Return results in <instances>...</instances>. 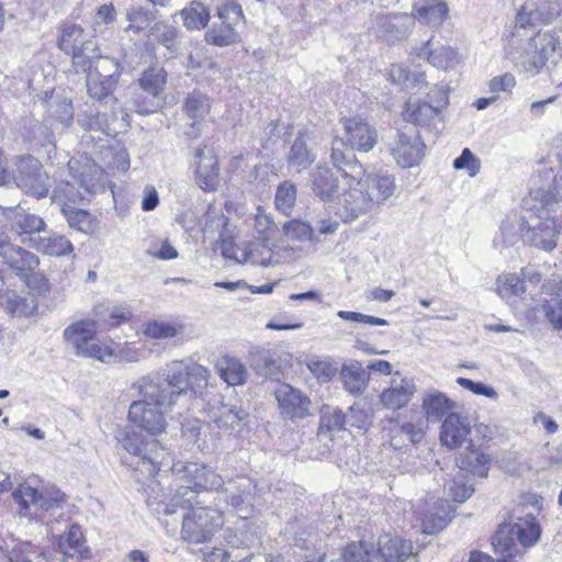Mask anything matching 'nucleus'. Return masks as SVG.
<instances>
[{
    "label": "nucleus",
    "mask_w": 562,
    "mask_h": 562,
    "mask_svg": "<svg viewBox=\"0 0 562 562\" xmlns=\"http://www.w3.org/2000/svg\"><path fill=\"white\" fill-rule=\"evenodd\" d=\"M177 490L173 502L181 507L191 506L202 491L203 464L196 462H178L172 467Z\"/></svg>",
    "instance_id": "12"
},
{
    "label": "nucleus",
    "mask_w": 562,
    "mask_h": 562,
    "mask_svg": "<svg viewBox=\"0 0 562 562\" xmlns=\"http://www.w3.org/2000/svg\"><path fill=\"white\" fill-rule=\"evenodd\" d=\"M557 44V37H529L516 63L527 75L535 76L553 57Z\"/></svg>",
    "instance_id": "15"
},
{
    "label": "nucleus",
    "mask_w": 562,
    "mask_h": 562,
    "mask_svg": "<svg viewBox=\"0 0 562 562\" xmlns=\"http://www.w3.org/2000/svg\"><path fill=\"white\" fill-rule=\"evenodd\" d=\"M132 389L137 392L139 398L130 404L128 420L135 427L150 435L156 436L165 432L167 428L166 415L175 404L157 392L151 393L140 379L132 384Z\"/></svg>",
    "instance_id": "2"
},
{
    "label": "nucleus",
    "mask_w": 562,
    "mask_h": 562,
    "mask_svg": "<svg viewBox=\"0 0 562 562\" xmlns=\"http://www.w3.org/2000/svg\"><path fill=\"white\" fill-rule=\"evenodd\" d=\"M177 490L173 502L181 507L191 506L202 491L203 464L196 462H178L172 467Z\"/></svg>",
    "instance_id": "11"
},
{
    "label": "nucleus",
    "mask_w": 562,
    "mask_h": 562,
    "mask_svg": "<svg viewBox=\"0 0 562 562\" xmlns=\"http://www.w3.org/2000/svg\"><path fill=\"white\" fill-rule=\"evenodd\" d=\"M416 392L413 380L403 376L398 371L392 374L389 387L384 389L379 398L386 409H401L406 406Z\"/></svg>",
    "instance_id": "21"
},
{
    "label": "nucleus",
    "mask_w": 562,
    "mask_h": 562,
    "mask_svg": "<svg viewBox=\"0 0 562 562\" xmlns=\"http://www.w3.org/2000/svg\"><path fill=\"white\" fill-rule=\"evenodd\" d=\"M222 525V514L217 509L192 508L183 516L181 538L189 543H204L212 539Z\"/></svg>",
    "instance_id": "7"
},
{
    "label": "nucleus",
    "mask_w": 562,
    "mask_h": 562,
    "mask_svg": "<svg viewBox=\"0 0 562 562\" xmlns=\"http://www.w3.org/2000/svg\"><path fill=\"white\" fill-rule=\"evenodd\" d=\"M456 403L446 394L438 391L426 394L423 398L422 408L428 420L437 423L443 416L454 413Z\"/></svg>",
    "instance_id": "40"
},
{
    "label": "nucleus",
    "mask_w": 562,
    "mask_h": 562,
    "mask_svg": "<svg viewBox=\"0 0 562 562\" xmlns=\"http://www.w3.org/2000/svg\"><path fill=\"white\" fill-rule=\"evenodd\" d=\"M167 80V74L162 68L151 67L145 70L138 79L139 88L148 97L136 92L133 98V106L139 114L153 113L158 103L156 99L162 93Z\"/></svg>",
    "instance_id": "14"
},
{
    "label": "nucleus",
    "mask_w": 562,
    "mask_h": 562,
    "mask_svg": "<svg viewBox=\"0 0 562 562\" xmlns=\"http://www.w3.org/2000/svg\"><path fill=\"white\" fill-rule=\"evenodd\" d=\"M190 362L173 361L167 366L161 375L149 374L140 378L146 383V389L151 393L157 392L172 404L187 395Z\"/></svg>",
    "instance_id": "6"
},
{
    "label": "nucleus",
    "mask_w": 562,
    "mask_h": 562,
    "mask_svg": "<svg viewBox=\"0 0 562 562\" xmlns=\"http://www.w3.org/2000/svg\"><path fill=\"white\" fill-rule=\"evenodd\" d=\"M530 210H536L537 217L530 215L527 220L526 232L522 234V240L540 250L552 251L558 246L561 225L555 217L550 216L551 210L543 211L538 202L526 201Z\"/></svg>",
    "instance_id": "5"
},
{
    "label": "nucleus",
    "mask_w": 562,
    "mask_h": 562,
    "mask_svg": "<svg viewBox=\"0 0 562 562\" xmlns=\"http://www.w3.org/2000/svg\"><path fill=\"white\" fill-rule=\"evenodd\" d=\"M313 133L304 130L297 133L286 156L288 165L299 170L307 169L315 160V155L310 148L313 142Z\"/></svg>",
    "instance_id": "31"
},
{
    "label": "nucleus",
    "mask_w": 562,
    "mask_h": 562,
    "mask_svg": "<svg viewBox=\"0 0 562 562\" xmlns=\"http://www.w3.org/2000/svg\"><path fill=\"white\" fill-rule=\"evenodd\" d=\"M471 424L467 416L450 413L443 420L440 428V441L449 449L461 448L470 440Z\"/></svg>",
    "instance_id": "25"
},
{
    "label": "nucleus",
    "mask_w": 562,
    "mask_h": 562,
    "mask_svg": "<svg viewBox=\"0 0 562 562\" xmlns=\"http://www.w3.org/2000/svg\"><path fill=\"white\" fill-rule=\"evenodd\" d=\"M378 24L381 27V32L385 34L393 33H405L408 31V27L414 24L413 14L408 13H394L381 16L378 21Z\"/></svg>",
    "instance_id": "54"
},
{
    "label": "nucleus",
    "mask_w": 562,
    "mask_h": 562,
    "mask_svg": "<svg viewBox=\"0 0 562 562\" xmlns=\"http://www.w3.org/2000/svg\"><path fill=\"white\" fill-rule=\"evenodd\" d=\"M114 438L127 453L135 457L134 469L144 477L155 476L165 459L164 449L158 440H144L133 427L124 426L115 430Z\"/></svg>",
    "instance_id": "3"
},
{
    "label": "nucleus",
    "mask_w": 562,
    "mask_h": 562,
    "mask_svg": "<svg viewBox=\"0 0 562 562\" xmlns=\"http://www.w3.org/2000/svg\"><path fill=\"white\" fill-rule=\"evenodd\" d=\"M331 562H380V560L373 544L359 541L347 546L341 555Z\"/></svg>",
    "instance_id": "46"
},
{
    "label": "nucleus",
    "mask_w": 562,
    "mask_h": 562,
    "mask_svg": "<svg viewBox=\"0 0 562 562\" xmlns=\"http://www.w3.org/2000/svg\"><path fill=\"white\" fill-rule=\"evenodd\" d=\"M361 181L369 198H372L374 210L392 196L395 190V181L391 176L370 173L361 176Z\"/></svg>",
    "instance_id": "36"
},
{
    "label": "nucleus",
    "mask_w": 562,
    "mask_h": 562,
    "mask_svg": "<svg viewBox=\"0 0 562 562\" xmlns=\"http://www.w3.org/2000/svg\"><path fill=\"white\" fill-rule=\"evenodd\" d=\"M340 380L345 391L359 395L364 392L370 381L369 372L359 362L345 363L340 370Z\"/></svg>",
    "instance_id": "38"
},
{
    "label": "nucleus",
    "mask_w": 562,
    "mask_h": 562,
    "mask_svg": "<svg viewBox=\"0 0 562 562\" xmlns=\"http://www.w3.org/2000/svg\"><path fill=\"white\" fill-rule=\"evenodd\" d=\"M0 304L8 313L18 316H29L35 311L33 299L29 300L13 291H5L0 294Z\"/></svg>",
    "instance_id": "49"
},
{
    "label": "nucleus",
    "mask_w": 562,
    "mask_h": 562,
    "mask_svg": "<svg viewBox=\"0 0 562 562\" xmlns=\"http://www.w3.org/2000/svg\"><path fill=\"white\" fill-rule=\"evenodd\" d=\"M60 211L72 229L85 234L93 232L95 227L94 217L89 212L76 209L72 205H64Z\"/></svg>",
    "instance_id": "48"
},
{
    "label": "nucleus",
    "mask_w": 562,
    "mask_h": 562,
    "mask_svg": "<svg viewBox=\"0 0 562 562\" xmlns=\"http://www.w3.org/2000/svg\"><path fill=\"white\" fill-rule=\"evenodd\" d=\"M257 484L248 476L229 480L225 487V501L240 518H247L254 512Z\"/></svg>",
    "instance_id": "16"
},
{
    "label": "nucleus",
    "mask_w": 562,
    "mask_h": 562,
    "mask_svg": "<svg viewBox=\"0 0 562 562\" xmlns=\"http://www.w3.org/2000/svg\"><path fill=\"white\" fill-rule=\"evenodd\" d=\"M375 552L380 562H404L412 555L413 546L402 538L384 535L379 538Z\"/></svg>",
    "instance_id": "30"
},
{
    "label": "nucleus",
    "mask_w": 562,
    "mask_h": 562,
    "mask_svg": "<svg viewBox=\"0 0 562 562\" xmlns=\"http://www.w3.org/2000/svg\"><path fill=\"white\" fill-rule=\"evenodd\" d=\"M389 80L406 89H422L425 83V75L420 71L412 72L404 65H392L389 70Z\"/></svg>",
    "instance_id": "45"
},
{
    "label": "nucleus",
    "mask_w": 562,
    "mask_h": 562,
    "mask_svg": "<svg viewBox=\"0 0 562 562\" xmlns=\"http://www.w3.org/2000/svg\"><path fill=\"white\" fill-rule=\"evenodd\" d=\"M210 375L209 369L199 363L190 362L188 389L194 394H201L209 384Z\"/></svg>",
    "instance_id": "61"
},
{
    "label": "nucleus",
    "mask_w": 562,
    "mask_h": 562,
    "mask_svg": "<svg viewBox=\"0 0 562 562\" xmlns=\"http://www.w3.org/2000/svg\"><path fill=\"white\" fill-rule=\"evenodd\" d=\"M181 329L180 325L173 323L153 321L146 325L144 334L153 339H167L176 337Z\"/></svg>",
    "instance_id": "60"
},
{
    "label": "nucleus",
    "mask_w": 562,
    "mask_h": 562,
    "mask_svg": "<svg viewBox=\"0 0 562 562\" xmlns=\"http://www.w3.org/2000/svg\"><path fill=\"white\" fill-rule=\"evenodd\" d=\"M274 397L284 419H303L311 415V400L296 387L282 383L274 390Z\"/></svg>",
    "instance_id": "18"
},
{
    "label": "nucleus",
    "mask_w": 562,
    "mask_h": 562,
    "mask_svg": "<svg viewBox=\"0 0 562 562\" xmlns=\"http://www.w3.org/2000/svg\"><path fill=\"white\" fill-rule=\"evenodd\" d=\"M251 366L259 375L271 379L279 375L280 367L269 351H260L254 355Z\"/></svg>",
    "instance_id": "57"
},
{
    "label": "nucleus",
    "mask_w": 562,
    "mask_h": 562,
    "mask_svg": "<svg viewBox=\"0 0 562 562\" xmlns=\"http://www.w3.org/2000/svg\"><path fill=\"white\" fill-rule=\"evenodd\" d=\"M340 124L342 135L335 137L333 142L341 139L346 150H350L355 155V150L368 153L375 146L378 132L366 119L359 115L341 117Z\"/></svg>",
    "instance_id": "10"
},
{
    "label": "nucleus",
    "mask_w": 562,
    "mask_h": 562,
    "mask_svg": "<svg viewBox=\"0 0 562 562\" xmlns=\"http://www.w3.org/2000/svg\"><path fill=\"white\" fill-rule=\"evenodd\" d=\"M102 172L93 164H86L77 181L86 192H93L101 181Z\"/></svg>",
    "instance_id": "64"
},
{
    "label": "nucleus",
    "mask_w": 562,
    "mask_h": 562,
    "mask_svg": "<svg viewBox=\"0 0 562 562\" xmlns=\"http://www.w3.org/2000/svg\"><path fill=\"white\" fill-rule=\"evenodd\" d=\"M530 202L541 204L543 211L553 210V205L558 201H562V170L554 178L552 190L547 192L543 189H536L530 192Z\"/></svg>",
    "instance_id": "52"
},
{
    "label": "nucleus",
    "mask_w": 562,
    "mask_h": 562,
    "mask_svg": "<svg viewBox=\"0 0 562 562\" xmlns=\"http://www.w3.org/2000/svg\"><path fill=\"white\" fill-rule=\"evenodd\" d=\"M383 430L387 432L390 445L394 449H402L408 445H416L424 438L420 425L413 422H401L394 418L382 420Z\"/></svg>",
    "instance_id": "23"
},
{
    "label": "nucleus",
    "mask_w": 562,
    "mask_h": 562,
    "mask_svg": "<svg viewBox=\"0 0 562 562\" xmlns=\"http://www.w3.org/2000/svg\"><path fill=\"white\" fill-rule=\"evenodd\" d=\"M492 544L495 552L502 557L504 562H512L513 559L521 553V549L524 548L512 529V524L499 525L493 537Z\"/></svg>",
    "instance_id": "35"
},
{
    "label": "nucleus",
    "mask_w": 562,
    "mask_h": 562,
    "mask_svg": "<svg viewBox=\"0 0 562 562\" xmlns=\"http://www.w3.org/2000/svg\"><path fill=\"white\" fill-rule=\"evenodd\" d=\"M7 216L11 222V231L21 236L22 243L30 241V238H33V234L41 233L46 227L41 216L24 210L11 207L8 210Z\"/></svg>",
    "instance_id": "29"
},
{
    "label": "nucleus",
    "mask_w": 562,
    "mask_h": 562,
    "mask_svg": "<svg viewBox=\"0 0 562 562\" xmlns=\"http://www.w3.org/2000/svg\"><path fill=\"white\" fill-rule=\"evenodd\" d=\"M339 176L344 178L341 171L328 166H317L311 173L310 186L313 193L323 202L335 204L336 196L339 194Z\"/></svg>",
    "instance_id": "22"
},
{
    "label": "nucleus",
    "mask_w": 562,
    "mask_h": 562,
    "mask_svg": "<svg viewBox=\"0 0 562 562\" xmlns=\"http://www.w3.org/2000/svg\"><path fill=\"white\" fill-rule=\"evenodd\" d=\"M541 292L549 296L542 305L546 317L555 329H562V279L553 277L546 280Z\"/></svg>",
    "instance_id": "26"
},
{
    "label": "nucleus",
    "mask_w": 562,
    "mask_h": 562,
    "mask_svg": "<svg viewBox=\"0 0 562 562\" xmlns=\"http://www.w3.org/2000/svg\"><path fill=\"white\" fill-rule=\"evenodd\" d=\"M50 199L54 203L61 206L72 205L82 199L80 190L76 189L75 184L69 181L60 180L53 189Z\"/></svg>",
    "instance_id": "55"
},
{
    "label": "nucleus",
    "mask_w": 562,
    "mask_h": 562,
    "mask_svg": "<svg viewBox=\"0 0 562 562\" xmlns=\"http://www.w3.org/2000/svg\"><path fill=\"white\" fill-rule=\"evenodd\" d=\"M0 257L18 276L24 278L40 265L38 257L7 239H0Z\"/></svg>",
    "instance_id": "24"
},
{
    "label": "nucleus",
    "mask_w": 562,
    "mask_h": 562,
    "mask_svg": "<svg viewBox=\"0 0 562 562\" xmlns=\"http://www.w3.org/2000/svg\"><path fill=\"white\" fill-rule=\"evenodd\" d=\"M30 244L37 251L53 257L67 256L74 251L71 241L57 233H50L44 237L30 238Z\"/></svg>",
    "instance_id": "39"
},
{
    "label": "nucleus",
    "mask_w": 562,
    "mask_h": 562,
    "mask_svg": "<svg viewBox=\"0 0 562 562\" xmlns=\"http://www.w3.org/2000/svg\"><path fill=\"white\" fill-rule=\"evenodd\" d=\"M199 186L206 191H213L217 184V159L206 146L196 148L194 156Z\"/></svg>",
    "instance_id": "28"
},
{
    "label": "nucleus",
    "mask_w": 562,
    "mask_h": 562,
    "mask_svg": "<svg viewBox=\"0 0 562 562\" xmlns=\"http://www.w3.org/2000/svg\"><path fill=\"white\" fill-rule=\"evenodd\" d=\"M247 417V413L236 405L218 402L210 409V418L224 431L236 430Z\"/></svg>",
    "instance_id": "33"
},
{
    "label": "nucleus",
    "mask_w": 562,
    "mask_h": 562,
    "mask_svg": "<svg viewBox=\"0 0 562 562\" xmlns=\"http://www.w3.org/2000/svg\"><path fill=\"white\" fill-rule=\"evenodd\" d=\"M526 288L522 278L515 273H508L497 279V292L502 297L521 295Z\"/></svg>",
    "instance_id": "58"
},
{
    "label": "nucleus",
    "mask_w": 562,
    "mask_h": 562,
    "mask_svg": "<svg viewBox=\"0 0 562 562\" xmlns=\"http://www.w3.org/2000/svg\"><path fill=\"white\" fill-rule=\"evenodd\" d=\"M181 18L187 30L200 31L206 26L210 20V12L203 3L192 1L189 7L181 11Z\"/></svg>",
    "instance_id": "50"
},
{
    "label": "nucleus",
    "mask_w": 562,
    "mask_h": 562,
    "mask_svg": "<svg viewBox=\"0 0 562 562\" xmlns=\"http://www.w3.org/2000/svg\"><path fill=\"white\" fill-rule=\"evenodd\" d=\"M182 109L186 116L191 120L190 131L186 132V134L191 137H198L200 135V125L210 113L211 100L204 93L193 91L184 99Z\"/></svg>",
    "instance_id": "27"
},
{
    "label": "nucleus",
    "mask_w": 562,
    "mask_h": 562,
    "mask_svg": "<svg viewBox=\"0 0 562 562\" xmlns=\"http://www.w3.org/2000/svg\"><path fill=\"white\" fill-rule=\"evenodd\" d=\"M456 463L459 473H470L474 476L487 477L491 457L479 449H473L470 443L468 450L456 459Z\"/></svg>",
    "instance_id": "34"
},
{
    "label": "nucleus",
    "mask_w": 562,
    "mask_h": 562,
    "mask_svg": "<svg viewBox=\"0 0 562 562\" xmlns=\"http://www.w3.org/2000/svg\"><path fill=\"white\" fill-rule=\"evenodd\" d=\"M115 85L114 79L99 78L97 72L87 74V91L89 95L93 99L104 101L105 104H117V100L112 97Z\"/></svg>",
    "instance_id": "44"
},
{
    "label": "nucleus",
    "mask_w": 562,
    "mask_h": 562,
    "mask_svg": "<svg viewBox=\"0 0 562 562\" xmlns=\"http://www.w3.org/2000/svg\"><path fill=\"white\" fill-rule=\"evenodd\" d=\"M239 525L225 530V540L232 548H252L260 543V528L247 518H240Z\"/></svg>",
    "instance_id": "32"
},
{
    "label": "nucleus",
    "mask_w": 562,
    "mask_h": 562,
    "mask_svg": "<svg viewBox=\"0 0 562 562\" xmlns=\"http://www.w3.org/2000/svg\"><path fill=\"white\" fill-rule=\"evenodd\" d=\"M283 231L288 238L297 241H311L313 239V227L303 221L293 220L283 224Z\"/></svg>",
    "instance_id": "62"
},
{
    "label": "nucleus",
    "mask_w": 562,
    "mask_h": 562,
    "mask_svg": "<svg viewBox=\"0 0 562 562\" xmlns=\"http://www.w3.org/2000/svg\"><path fill=\"white\" fill-rule=\"evenodd\" d=\"M425 148L418 134L398 133L391 147V154L402 168H411L422 161Z\"/></svg>",
    "instance_id": "20"
},
{
    "label": "nucleus",
    "mask_w": 562,
    "mask_h": 562,
    "mask_svg": "<svg viewBox=\"0 0 562 562\" xmlns=\"http://www.w3.org/2000/svg\"><path fill=\"white\" fill-rule=\"evenodd\" d=\"M330 159L337 170L342 172L345 179V186L337 194L335 204L329 206L335 215L342 222H352L372 212L374 210L372 198H369L361 181L364 170L356 155L345 149L341 139L334 142Z\"/></svg>",
    "instance_id": "1"
},
{
    "label": "nucleus",
    "mask_w": 562,
    "mask_h": 562,
    "mask_svg": "<svg viewBox=\"0 0 562 562\" xmlns=\"http://www.w3.org/2000/svg\"><path fill=\"white\" fill-rule=\"evenodd\" d=\"M296 187L290 181H283L278 186L274 203L279 211L289 215L296 202Z\"/></svg>",
    "instance_id": "56"
},
{
    "label": "nucleus",
    "mask_w": 562,
    "mask_h": 562,
    "mask_svg": "<svg viewBox=\"0 0 562 562\" xmlns=\"http://www.w3.org/2000/svg\"><path fill=\"white\" fill-rule=\"evenodd\" d=\"M561 9L560 0H527L516 14L515 26L535 32L537 27L555 19Z\"/></svg>",
    "instance_id": "13"
},
{
    "label": "nucleus",
    "mask_w": 562,
    "mask_h": 562,
    "mask_svg": "<svg viewBox=\"0 0 562 562\" xmlns=\"http://www.w3.org/2000/svg\"><path fill=\"white\" fill-rule=\"evenodd\" d=\"M526 227L527 221L522 218H506L501 224L499 235L495 238V243L501 240L505 247L513 246L518 241L519 237L522 238Z\"/></svg>",
    "instance_id": "53"
},
{
    "label": "nucleus",
    "mask_w": 562,
    "mask_h": 562,
    "mask_svg": "<svg viewBox=\"0 0 562 562\" xmlns=\"http://www.w3.org/2000/svg\"><path fill=\"white\" fill-rule=\"evenodd\" d=\"M216 369L220 376L228 385H240L247 379V370L245 366L236 358L222 357L216 362Z\"/></svg>",
    "instance_id": "42"
},
{
    "label": "nucleus",
    "mask_w": 562,
    "mask_h": 562,
    "mask_svg": "<svg viewBox=\"0 0 562 562\" xmlns=\"http://www.w3.org/2000/svg\"><path fill=\"white\" fill-rule=\"evenodd\" d=\"M417 56L426 57L431 65L440 69L452 68L460 60L456 49L440 45L439 43H434L432 41H428L419 52H417Z\"/></svg>",
    "instance_id": "37"
},
{
    "label": "nucleus",
    "mask_w": 562,
    "mask_h": 562,
    "mask_svg": "<svg viewBox=\"0 0 562 562\" xmlns=\"http://www.w3.org/2000/svg\"><path fill=\"white\" fill-rule=\"evenodd\" d=\"M512 529L524 548L533 546L541 535L539 524L535 516L530 514L525 517H518L517 520L512 524Z\"/></svg>",
    "instance_id": "43"
},
{
    "label": "nucleus",
    "mask_w": 562,
    "mask_h": 562,
    "mask_svg": "<svg viewBox=\"0 0 562 562\" xmlns=\"http://www.w3.org/2000/svg\"><path fill=\"white\" fill-rule=\"evenodd\" d=\"M64 336L76 350V355L108 364L113 362L114 349L97 339L94 322H77L65 329Z\"/></svg>",
    "instance_id": "4"
},
{
    "label": "nucleus",
    "mask_w": 562,
    "mask_h": 562,
    "mask_svg": "<svg viewBox=\"0 0 562 562\" xmlns=\"http://www.w3.org/2000/svg\"><path fill=\"white\" fill-rule=\"evenodd\" d=\"M88 72H97L99 78L104 79H114V82H117L119 78V63L109 57H100L94 64L88 69Z\"/></svg>",
    "instance_id": "63"
},
{
    "label": "nucleus",
    "mask_w": 562,
    "mask_h": 562,
    "mask_svg": "<svg viewBox=\"0 0 562 562\" xmlns=\"http://www.w3.org/2000/svg\"><path fill=\"white\" fill-rule=\"evenodd\" d=\"M41 492L30 485H21L13 492V498L20 506V515L37 519V506Z\"/></svg>",
    "instance_id": "47"
},
{
    "label": "nucleus",
    "mask_w": 562,
    "mask_h": 562,
    "mask_svg": "<svg viewBox=\"0 0 562 562\" xmlns=\"http://www.w3.org/2000/svg\"><path fill=\"white\" fill-rule=\"evenodd\" d=\"M464 480L465 474L458 472L446 487L448 495L459 503L465 502L474 492L473 484L464 482Z\"/></svg>",
    "instance_id": "59"
},
{
    "label": "nucleus",
    "mask_w": 562,
    "mask_h": 562,
    "mask_svg": "<svg viewBox=\"0 0 562 562\" xmlns=\"http://www.w3.org/2000/svg\"><path fill=\"white\" fill-rule=\"evenodd\" d=\"M218 16L225 25V31L238 34L245 24L241 7L236 2H228L220 8Z\"/></svg>",
    "instance_id": "51"
},
{
    "label": "nucleus",
    "mask_w": 562,
    "mask_h": 562,
    "mask_svg": "<svg viewBox=\"0 0 562 562\" xmlns=\"http://www.w3.org/2000/svg\"><path fill=\"white\" fill-rule=\"evenodd\" d=\"M58 46L61 50L71 54L76 71H87L101 57L92 37H60Z\"/></svg>",
    "instance_id": "19"
},
{
    "label": "nucleus",
    "mask_w": 562,
    "mask_h": 562,
    "mask_svg": "<svg viewBox=\"0 0 562 562\" xmlns=\"http://www.w3.org/2000/svg\"><path fill=\"white\" fill-rule=\"evenodd\" d=\"M12 182L36 199L46 196L49 189L48 175L41 161L32 156L16 157Z\"/></svg>",
    "instance_id": "8"
},
{
    "label": "nucleus",
    "mask_w": 562,
    "mask_h": 562,
    "mask_svg": "<svg viewBox=\"0 0 562 562\" xmlns=\"http://www.w3.org/2000/svg\"><path fill=\"white\" fill-rule=\"evenodd\" d=\"M448 13V5L442 0H426L423 4L416 8L414 21L436 27L440 25L446 19Z\"/></svg>",
    "instance_id": "41"
},
{
    "label": "nucleus",
    "mask_w": 562,
    "mask_h": 562,
    "mask_svg": "<svg viewBox=\"0 0 562 562\" xmlns=\"http://www.w3.org/2000/svg\"><path fill=\"white\" fill-rule=\"evenodd\" d=\"M440 94L435 104L419 99L408 100L403 112L404 120L415 125L430 126L441 121V111L448 104V95L443 89H436Z\"/></svg>",
    "instance_id": "17"
},
{
    "label": "nucleus",
    "mask_w": 562,
    "mask_h": 562,
    "mask_svg": "<svg viewBox=\"0 0 562 562\" xmlns=\"http://www.w3.org/2000/svg\"><path fill=\"white\" fill-rule=\"evenodd\" d=\"M256 241L249 248V259L260 266L272 265V248L278 238V227L271 214L258 209L255 217Z\"/></svg>",
    "instance_id": "9"
}]
</instances>
